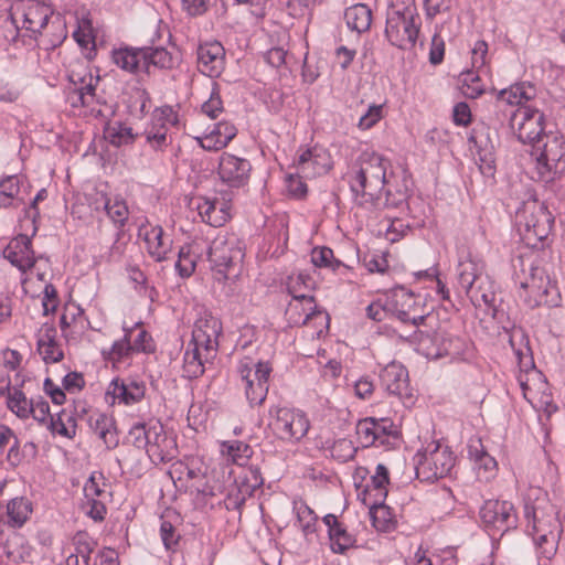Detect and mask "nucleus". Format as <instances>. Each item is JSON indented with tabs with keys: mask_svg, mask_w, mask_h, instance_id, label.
Segmentation results:
<instances>
[{
	"mask_svg": "<svg viewBox=\"0 0 565 565\" xmlns=\"http://www.w3.org/2000/svg\"><path fill=\"white\" fill-rule=\"evenodd\" d=\"M480 519L489 531L504 533L515 529L518 516L511 502L488 500L480 509Z\"/></svg>",
	"mask_w": 565,
	"mask_h": 565,
	"instance_id": "obj_12",
	"label": "nucleus"
},
{
	"mask_svg": "<svg viewBox=\"0 0 565 565\" xmlns=\"http://www.w3.org/2000/svg\"><path fill=\"white\" fill-rule=\"evenodd\" d=\"M288 290L292 296L294 302L289 303L286 315L292 323L306 324L311 319H320L328 327L329 315L317 309L312 295L298 292L295 286L288 287Z\"/></svg>",
	"mask_w": 565,
	"mask_h": 565,
	"instance_id": "obj_15",
	"label": "nucleus"
},
{
	"mask_svg": "<svg viewBox=\"0 0 565 565\" xmlns=\"http://www.w3.org/2000/svg\"><path fill=\"white\" fill-rule=\"evenodd\" d=\"M179 259L175 263V268L182 277H189L194 271L195 263L188 254H184L183 248L179 250Z\"/></svg>",
	"mask_w": 565,
	"mask_h": 565,
	"instance_id": "obj_63",
	"label": "nucleus"
},
{
	"mask_svg": "<svg viewBox=\"0 0 565 565\" xmlns=\"http://www.w3.org/2000/svg\"><path fill=\"white\" fill-rule=\"evenodd\" d=\"M356 451L358 448L353 443L344 438L337 440L331 448L332 457L341 462L352 460L355 457Z\"/></svg>",
	"mask_w": 565,
	"mask_h": 565,
	"instance_id": "obj_52",
	"label": "nucleus"
},
{
	"mask_svg": "<svg viewBox=\"0 0 565 565\" xmlns=\"http://www.w3.org/2000/svg\"><path fill=\"white\" fill-rule=\"evenodd\" d=\"M382 118V106L370 105L366 113L360 117L359 128L366 130L373 127Z\"/></svg>",
	"mask_w": 565,
	"mask_h": 565,
	"instance_id": "obj_57",
	"label": "nucleus"
},
{
	"mask_svg": "<svg viewBox=\"0 0 565 565\" xmlns=\"http://www.w3.org/2000/svg\"><path fill=\"white\" fill-rule=\"evenodd\" d=\"M32 512L31 502L25 498H13L7 505V514L9 525L12 527H21L29 519Z\"/></svg>",
	"mask_w": 565,
	"mask_h": 565,
	"instance_id": "obj_35",
	"label": "nucleus"
},
{
	"mask_svg": "<svg viewBox=\"0 0 565 565\" xmlns=\"http://www.w3.org/2000/svg\"><path fill=\"white\" fill-rule=\"evenodd\" d=\"M245 395L252 406L262 405L268 393L271 367L268 363L242 364L238 369Z\"/></svg>",
	"mask_w": 565,
	"mask_h": 565,
	"instance_id": "obj_9",
	"label": "nucleus"
},
{
	"mask_svg": "<svg viewBox=\"0 0 565 565\" xmlns=\"http://www.w3.org/2000/svg\"><path fill=\"white\" fill-rule=\"evenodd\" d=\"M388 305L390 303L382 305L380 301H374L366 307V316L374 321H383L391 310Z\"/></svg>",
	"mask_w": 565,
	"mask_h": 565,
	"instance_id": "obj_64",
	"label": "nucleus"
},
{
	"mask_svg": "<svg viewBox=\"0 0 565 565\" xmlns=\"http://www.w3.org/2000/svg\"><path fill=\"white\" fill-rule=\"evenodd\" d=\"M457 274L458 282L466 294L475 286L479 278L483 277L478 265L471 259L460 262Z\"/></svg>",
	"mask_w": 565,
	"mask_h": 565,
	"instance_id": "obj_37",
	"label": "nucleus"
},
{
	"mask_svg": "<svg viewBox=\"0 0 565 565\" xmlns=\"http://www.w3.org/2000/svg\"><path fill=\"white\" fill-rule=\"evenodd\" d=\"M268 426L273 434L285 441L296 443L302 439L309 429V420L301 412L287 407H273Z\"/></svg>",
	"mask_w": 565,
	"mask_h": 565,
	"instance_id": "obj_6",
	"label": "nucleus"
},
{
	"mask_svg": "<svg viewBox=\"0 0 565 565\" xmlns=\"http://www.w3.org/2000/svg\"><path fill=\"white\" fill-rule=\"evenodd\" d=\"M390 483V473L386 466L379 463L375 469V473L371 477L370 483L365 486L363 493L371 494L375 491V499H385L387 495L386 486Z\"/></svg>",
	"mask_w": 565,
	"mask_h": 565,
	"instance_id": "obj_38",
	"label": "nucleus"
},
{
	"mask_svg": "<svg viewBox=\"0 0 565 565\" xmlns=\"http://www.w3.org/2000/svg\"><path fill=\"white\" fill-rule=\"evenodd\" d=\"M212 132L220 139L223 147L225 148L228 142L236 136V127L228 121H220L214 125Z\"/></svg>",
	"mask_w": 565,
	"mask_h": 565,
	"instance_id": "obj_56",
	"label": "nucleus"
},
{
	"mask_svg": "<svg viewBox=\"0 0 565 565\" xmlns=\"http://www.w3.org/2000/svg\"><path fill=\"white\" fill-rule=\"evenodd\" d=\"M311 262L316 267L331 268L335 271L340 266H343L341 260L333 256V250L329 247H315L311 252Z\"/></svg>",
	"mask_w": 565,
	"mask_h": 565,
	"instance_id": "obj_45",
	"label": "nucleus"
},
{
	"mask_svg": "<svg viewBox=\"0 0 565 565\" xmlns=\"http://www.w3.org/2000/svg\"><path fill=\"white\" fill-rule=\"evenodd\" d=\"M252 170L250 162L228 152L221 156L218 163V175L221 180L231 188L244 186Z\"/></svg>",
	"mask_w": 565,
	"mask_h": 565,
	"instance_id": "obj_19",
	"label": "nucleus"
},
{
	"mask_svg": "<svg viewBox=\"0 0 565 565\" xmlns=\"http://www.w3.org/2000/svg\"><path fill=\"white\" fill-rule=\"evenodd\" d=\"M152 424L153 423H139L130 428L128 439L136 448L147 449L150 441V429H152Z\"/></svg>",
	"mask_w": 565,
	"mask_h": 565,
	"instance_id": "obj_46",
	"label": "nucleus"
},
{
	"mask_svg": "<svg viewBox=\"0 0 565 565\" xmlns=\"http://www.w3.org/2000/svg\"><path fill=\"white\" fill-rule=\"evenodd\" d=\"M105 136L116 147L132 143L136 139L132 129L120 121L108 122L105 127Z\"/></svg>",
	"mask_w": 565,
	"mask_h": 565,
	"instance_id": "obj_36",
	"label": "nucleus"
},
{
	"mask_svg": "<svg viewBox=\"0 0 565 565\" xmlns=\"http://www.w3.org/2000/svg\"><path fill=\"white\" fill-rule=\"evenodd\" d=\"M58 305L57 291L52 284H47L44 288V298L42 301L43 313L47 316L54 312Z\"/></svg>",
	"mask_w": 565,
	"mask_h": 565,
	"instance_id": "obj_60",
	"label": "nucleus"
},
{
	"mask_svg": "<svg viewBox=\"0 0 565 565\" xmlns=\"http://www.w3.org/2000/svg\"><path fill=\"white\" fill-rule=\"evenodd\" d=\"M419 17L415 0H391L386 17Z\"/></svg>",
	"mask_w": 565,
	"mask_h": 565,
	"instance_id": "obj_51",
	"label": "nucleus"
},
{
	"mask_svg": "<svg viewBox=\"0 0 565 565\" xmlns=\"http://www.w3.org/2000/svg\"><path fill=\"white\" fill-rule=\"evenodd\" d=\"M56 330L52 326H45L40 331L38 350L45 363H56L63 359V351L55 342Z\"/></svg>",
	"mask_w": 565,
	"mask_h": 565,
	"instance_id": "obj_26",
	"label": "nucleus"
},
{
	"mask_svg": "<svg viewBox=\"0 0 565 565\" xmlns=\"http://www.w3.org/2000/svg\"><path fill=\"white\" fill-rule=\"evenodd\" d=\"M344 19L349 29L362 33L371 26L372 11L366 4L356 3L345 10Z\"/></svg>",
	"mask_w": 565,
	"mask_h": 565,
	"instance_id": "obj_29",
	"label": "nucleus"
},
{
	"mask_svg": "<svg viewBox=\"0 0 565 565\" xmlns=\"http://www.w3.org/2000/svg\"><path fill=\"white\" fill-rule=\"evenodd\" d=\"M68 79L77 96V102L73 103L74 106L79 104L82 107H90L95 102H98L96 98V88L99 82L98 75L95 76L88 68H84L83 72L72 71Z\"/></svg>",
	"mask_w": 565,
	"mask_h": 565,
	"instance_id": "obj_21",
	"label": "nucleus"
},
{
	"mask_svg": "<svg viewBox=\"0 0 565 565\" xmlns=\"http://www.w3.org/2000/svg\"><path fill=\"white\" fill-rule=\"evenodd\" d=\"M32 412L31 415L39 423H47L50 419V405L42 396L32 398Z\"/></svg>",
	"mask_w": 565,
	"mask_h": 565,
	"instance_id": "obj_58",
	"label": "nucleus"
},
{
	"mask_svg": "<svg viewBox=\"0 0 565 565\" xmlns=\"http://www.w3.org/2000/svg\"><path fill=\"white\" fill-rule=\"evenodd\" d=\"M222 332L221 321L211 313L200 317L194 324L192 339L196 345H203L205 361H212L217 351V339Z\"/></svg>",
	"mask_w": 565,
	"mask_h": 565,
	"instance_id": "obj_16",
	"label": "nucleus"
},
{
	"mask_svg": "<svg viewBox=\"0 0 565 565\" xmlns=\"http://www.w3.org/2000/svg\"><path fill=\"white\" fill-rule=\"evenodd\" d=\"M469 142L473 143L477 149L482 173L493 175L495 161L494 153L497 146L499 145L497 130L486 125H479L472 129Z\"/></svg>",
	"mask_w": 565,
	"mask_h": 565,
	"instance_id": "obj_14",
	"label": "nucleus"
},
{
	"mask_svg": "<svg viewBox=\"0 0 565 565\" xmlns=\"http://www.w3.org/2000/svg\"><path fill=\"white\" fill-rule=\"evenodd\" d=\"M86 514L94 521L100 522L105 519L106 507L102 501L88 498L86 502Z\"/></svg>",
	"mask_w": 565,
	"mask_h": 565,
	"instance_id": "obj_62",
	"label": "nucleus"
},
{
	"mask_svg": "<svg viewBox=\"0 0 565 565\" xmlns=\"http://www.w3.org/2000/svg\"><path fill=\"white\" fill-rule=\"evenodd\" d=\"M288 193L297 199L303 198L307 193V184L298 175L289 174L286 178Z\"/></svg>",
	"mask_w": 565,
	"mask_h": 565,
	"instance_id": "obj_61",
	"label": "nucleus"
},
{
	"mask_svg": "<svg viewBox=\"0 0 565 565\" xmlns=\"http://www.w3.org/2000/svg\"><path fill=\"white\" fill-rule=\"evenodd\" d=\"M160 535L167 550H171L179 542L180 535L175 533V529L169 521L163 520L160 526Z\"/></svg>",
	"mask_w": 565,
	"mask_h": 565,
	"instance_id": "obj_59",
	"label": "nucleus"
},
{
	"mask_svg": "<svg viewBox=\"0 0 565 565\" xmlns=\"http://www.w3.org/2000/svg\"><path fill=\"white\" fill-rule=\"evenodd\" d=\"M65 411L58 413L56 415V418L54 416H50L47 427L52 434H58L67 438H73L76 434V424L67 425L65 423Z\"/></svg>",
	"mask_w": 565,
	"mask_h": 565,
	"instance_id": "obj_49",
	"label": "nucleus"
},
{
	"mask_svg": "<svg viewBox=\"0 0 565 565\" xmlns=\"http://www.w3.org/2000/svg\"><path fill=\"white\" fill-rule=\"evenodd\" d=\"M244 247L235 234H218L210 244L207 258L218 282L234 281L242 271Z\"/></svg>",
	"mask_w": 565,
	"mask_h": 565,
	"instance_id": "obj_3",
	"label": "nucleus"
},
{
	"mask_svg": "<svg viewBox=\"0 0 565 565\" xmlns=\"http://www.w3.org/2000/svg\"><path fill=\"white\" fill-rule=\"evenodd\" d=\"M104 209L109 218L117 226L118 232L116 234V239H119L120 230L128 218V206L124 200L116 198L113 202L109 199H105Z\"/></svg>",
	"mask_w": 565,
	"mask_h": 565,
	"instance_id": "obj_39",
	"label": "nucleus"
},
{
	"mask_svg": "<svg viewBox=\"0 0 565 565\" xmlns=\"http://www.w3.org/2000/svg\"><path fill=\"white\" fill-rule=\"evenodd\" d=\"M22 31L24 30L21 29L19 19L12 17L10 7L8 15L0 20V45L4 42H15Z\"/></svg>",
	"mask_w": 565,
	"mask_h": 565,
	"instance_id": "obj_43",
	"label": "nucleus"
},
{
	"mask_svg": "<svg viewBox=\"0 0 565 565\" xmlns=\"http://www.w3.org/2000/svg\"><path fill=\"white\" fill-rule=\"evenodd\" d=\"M510 127L519 141L534 146L542 143L547 134L544 131V114L537 109L521 106L513 111Z\"/></svg>",
	"mask_w": 565,
	"mask_h": 565,
	"instance_id": "obj_7",
	"label": "nucleus"
},
{
	"mask_svg": "<svg viewBox=\"0 0 565 565\" xmlns=\"http://www.w3.org/2000/svg\"><path fill=\"white\" fill-rule=\"evenodd\" d=\"M521 288L529 290L530 299L526 301L529 306L534 308L537 306H556L557 289L550 280L545 270L541 267L530 265V276L524 281H521Z\"/></svg>",
	"mask_w": 565,
	"mask_h": 565,
	"instance_id": "obj_11",
	"label": "nucleus"
},
{
	"mask_svg": "<svg viewBox=\"0 0 565 565\" xmlns=\"http://www.w3.org/2000/svg\"><path fill=\"white\" fill-rule=\"evenodd\" d=\"M32 405V398L28 399L25 394L17 387H13V393L8 396V408L20 418H28L31 415Z\"/></svg>",
	"mask_w": 565,
	"mask_h": 565,
	"instance_id": "obj_41",
	"label": "nucleus"
},
{
	"mask_svg": "<svg viewBox=\"0 0 565 565\" xmlns=\"http://www.w3.org/2000/svg\"><path fill=\"white\" fill-rule=\"evenodd\" d=\"M329 539L331 542V548L334 553H344L355 542L354 537L348 533L341 523L331 530Z\"/></svg>",
	"mask_w": 565,
	"mask_h": 565,
	"instance_id": "obj_44",
	"label": "nucleus"
},
{
	"mask_svg": "<svg viewBox=\"0 0 565 565\" xmlns=\"http://www.w3.org/2000/svg\"><path fill=\"white\" fill-rule=\"evenodd\" d=\"M20 193V180L17 175H9L0 180V207L14 205Z\"/></svg>",
	"mask_w": 565,
	"mask_h": 565,
	"instance_id": "obj_42",
	"label": "nucleus"
},
{
	"mask_svg": "<svg viewBox=\"0 0 565 565\" xmlns=\"http://www.w3.org/2000/svg\"><path fill=\"white\" fill-rule=\"evenodd\" d=\"M565 154V142L562 138L553 135H546L542 143L534 146L531 156L536 162V170L540 179L548 181L553 168Z\"/></svg>",
	"mask_w": 565,
	"mask_h": 565,
	"instance_id": "obj_13",
	"label": "nucleus"
},
{
	"mask_svg": "<svg viewBox=\"0 0 565 565\" xmlns=\"http://www.w3.org/2000/svg\"><path fill=\"white\" fill-rule=\"evenodd\" d=\"M210 361H205V351L203 345H196L191 340L186 347L183 356V376L188 379H198L205 371V364Z\"/></svg>",
	"mask_w": 565,
	"mask_h": 565,
	"instance_id": "obj_24",
	"label": "nucleus"
},
{
	"mask_svg": "<svg viewBox=\"0 0 565 565\" xmlns=\"http://www.w3.org/2000/svg\"><path fill=\"white\" fill-rule=\"evenodd\" d=\"M249 497H252L250 488L247 486H242L235 481V483L227 490L226 497L224 499V505L228 511L236 510L241 512L242 507L244 505L246 499Z\"/></svg>",
	"mask_w": 565,
	"mask_h": 565,
	"instance_id": "obj_40",
	"label": "nucleus"
},
{
	"mask_svg": "<svg viewBox=\"0 0 565 565\" xmlns=\"http://www.w3.org/2000/svg\"><path fill=\"white\" fill-rule=\"evenodd\" d=\"M140 52L142 54V68L148 74L151 66L164 70L173 66L174 62L171 53L162 46L140 47Z\"/></svg>",
	"mask_w": 565,
	"mask_h": 565,
	"instance_id": "obj_30",
	"label": "nucleus"
},
{
	"mask_svg": "<svg viewBox=\"0 0 565 565\" xmlns=\"http://www.w3.org/2000/svg\"><path fill=\"white\" fill-rule=\"evenodd\" d=\"M224 55L225 50L217 41L201 44L198 47V67L200 72L209 77H217L223 71Z\"/></svg>",
	"mask_w": 565,
	"mask_h": 565,
	"instance_id": "obj_22",
	"label": "nucleus"
},
{
	"mask_svg": "<svg viewBox=\"0 0 565 565\" xmlns=\"http://www.w3.org/2000/svg\"><path fill=\"white\" fill-rule=\"evenodd\" d=\"M221 452L233 463L245 466L253 456V448L241 440H228L221 444Z\"/></svg>",
	"mask_w": 565,
	"mask_h": 565,
	"instance_id": "obj_34",
	"label": "nucleus"
},
{
	"mask_svg": "<svg viewBox=\"0 0 565 565\" xmlns=\"http://www.w3.org/2000/svg\"><path fill=\"white\" fill-rule=\"evenodd\" d=\"M467 296L476 307L486 306L495 311V292L492 281L488 276L479 278L475 286L467 292Z\"/></svg>",
	"mask_w": 565,
	"mask_h": 565,
	"instance_id": "obj_27",
	"label": "nucleus"
},
{
	"mask_svg": "<svg viewBox=\"0 0 565 565\" xmlns=\"http://www.w3.org/2000/svg\"><path fill=\"white\" fill-rule=\"evenodd\" d=\"M10 7L12 17L19 19L30 38L40 34L52 15V9L38 0H13Z\"/></svg>",
	"mask_w": 565,
	"mask_h": 565,
	"instance_id": "obj_8",
	"label": "nucleus"
},
{
	"mask_svg": "<svg viewBox=\"0 0 565 565\" xmlns=\"http://www.w3.org/2000/svg\"><path fill=\"white\" fill-rule=\"evenodd\" d=\"M462 93L469 98H478L484 92L483 86L480 84V77L472 71H467L461 74Z\"/></svg>",
	"mask_w": 565,
	"mask_h": 565,
	"instance_id": "obj_48",
	"label": "nucleus"
},
{
	"mask_svg": "<svg viewBox=\"0 0 565 565\" xmlns=\"http://www.w3.org/2000/svg\"><path fill=\"white\" fill-rule=\"evenodd\" d=\"M516 223L520 230L523 228L522 236L526 244L535 247L551 233L554 218L543 203L532 200L518 209Z\"/></svg>",
	"mask_w": 565,
	"mask_h": 565,
	"instance_id": "obj_4",
	"label": "nucleus"
},
{
	"mask_svg": "<svg viewBox=\"0 0 565 565\" xmlns=\"http://www.w3.org/2000/svg\"><path fill=\"white\" fill-rule=\"evenodd\" d=\"M388 161L375 152H363L359 169L350 180V188L359 205L375 204L386 183Z\"/></svg>",
	"mask_w": 565,
	"mask_h": 565,
	"instance_id": "obj_1",
	"label": "nucleus"
},
{
	"mask_svg": "<svg viewBox=\"0 0 565 565\" xmlns=\"http://www.w3.org/2000/svg\"><path fill=\"white\" fill-rule=\"evenodd\" d=\"M384 499H374L370 504V515L373 526L382 532L391 531L395 527V521L391 509L384 504Z\"/></svg>",
	"mask_w": 565,
	"mask_h": 565,
	"instance_id": "obj_33",
	"label": "nucleus"
},
{
	"mask_svg": "<svg viewBox=\"0 0 565 565\" xmlns=\"http://www.w3.org/2000/svg\"><path fill=\"white\" fill-rule=\"evenodd\" d=\"M223 111V103L220 96L218 87L213 84L210 98L202 105V113L212 119H215Z\"/></svg>",
	"mask_w": 565,
	"mask_h": 565,
	"instance_id": "obj_55",
	"label": "nucleus"
},
{
	"mask_svg": "<svg viewBox=\"0 0 565 565\" xmlns=\"http://www.w3.org/2000/svg\"><path fill=\"white\" fill-rule=\"evenodd\" d=\"M146 451L150 460L156 465L169 462L178 456L175 438L164 431L160 422H154L152 424V429H150V441Z\"/></svg>",
	"mask_w": 565,
	"mask_h": 565,
	"instance_id": "obj_18",
	"label": "nucleus"
},
{
	"mask_svg": "<svg viewBox=\"0 0 565 565\" xmlns=\"http://www.w3.org/2000/svg\"><path fill=\"white\" fill-rule=\"evenodd\" d=\"M113 61L118 67L129 73H137L141 70L143 71L140 47L115 50L113 52Z\"/></svg>",
	"mask_w": 565,
	"mask_h": 565,
	"instance_id": "obj_32",
	"label": "nucleus"
},
{
	"mask_svg": "<svg viewBox=\"0 0 565 565\" xmlns=\"http://www.w3.org/2000/svg\"><path fill=\"white\" fill-rule=\"evenodd\" d=\"M145 242L147 244L150 256L156 262H163L168 259L169 244L163 237V230L161 226H154L147 231L145 234Z\"/></svg>",
	"mask_w": 565,
	"mask_h": 565,
	"instance_id": "obj_31",
	"label": "nucleus"
},
{
	"mask_svg": "<svg viewBox=\"0 0 565 565\" xmlns=\"http://www.w3.org/2000/svg\"><path fill=\"white\" fill-rule=\"evenodd\" d=\"M3 257L22 273L32 268L36 262L31 238L24 234H20L10 241L3 249Z\"/></svg>",
	"mask_w": 565,
	"mask_h": 565,
	"instance_id": "obj_20",
	"label": "nucleus"
},
{
	"mask_svg": "<svg viewBox=\"0 0 565 565\" xmlns=\"http://www.w3.org/2000/svg\"><path fill=\"white\" fill-rule=\"evenodd\" d=\"M419 25V17H386L385 36L392 45L405 51L412 50L416 45Z\"/></svg>",
	"mask_w": 565,
	"mask_h": 565,
	"instance_id": "obj_10",
	"label": "nucleus"
},
{
	"mask_svg": "<svg viewBox=\"0 0 565 565\" xmlns=\"http://www.w3.org/2000/svg\"><path fill=\"white\" fill-rule=\"evenodd\" d=\"M167 128L151 125L146 130V140L154 150H162L168 146Z\"/></svg>",
	"mask_w": 565,
	"mask_h": 565,
	"instance_id": "obj_54",
	"label": "nucleus"
},
{
	"mask_svg": "<svg viewBox=\"0 0 565 565\" xmlns=\"http://www.w3.org/2000/svg\"><path fill=\"white\" fill-rule=\"evenodd\" d=\"M356 435L359 443L363 448L370 447L376 443V433L374 430V418L366 417L360 419L356 424Z\"/></svg>",
	"mask_w": 565,
	"mask_h": 565,
	"instance_id": "obj_47",
	"label": "nucleus"
},
{
	"mask_svg": "<svg viewBox=\"0 0 565 565\" xmlns=\"http://www.w3.org/2000/svg\"><path fill=\"white\" fill-rule=\"evenodd\" d=\"M455 466V457L448 447L430 443L416 454V477L422 481H435L447 477Z\"/></svg>",
	"mask_w": 565,
	"mask_h": 565,
	"instance_id": "obj_5",
	"label": "nucleus"
},
{
	"mask_svg": "<svg viewBox=\"0 0 565 565\" xmlns=\"http://www.w3.org/2000/svg\"><path fill=\"white\" fill-rule=\"evenodd\" d=\"M178 121V114L171 106L157 108L152 114V125H157V127L168 129V126H175Z\"/></svg>",
	"mask_w": 565,
	"mask_h": 565,
	"instance_id": "obj_53",
	"label": "nucleus"
},
{
	"mask_svg": "<svg viewBox=\"0 0 565 565\" xmlns=\"http://www.w3.org/2000/svg\"><path fill=\"white\" fill-rule=\"evenodd\" d=\"M114 386L113 394L125 404H134L140 402L146 392V386L142 382L130 381L126 383L119 379L111 382Z\"/></svg>",
	"mask_w": 565,
	"mask_h": 565,
	"instance_id": "obj_28",
	"label": "nucleus"
},
{
	"mask_svg": "<svg viewBox=\"0 0 565 565\" xmlns=\"http://www.w3.org/2000/svg\"><path fill=\"white\" fill-rule=\"evenodd\" d=\"M524 515L532 523L534 542L548 556L555 551L562 532L556 507L550 502L546 494L537 495L533 501L529 500L524 505Z\"/></svg>",
	"mask_w": 565,
	"mask_h": 565,
	"instance_id": "obj_2",
	"label": "nucleus"
},
{
	"mask_svg": "<svg viewBox=\"0 0 565 565\" xmlns=\"http://www.w3.org/2000/svg\"><path fill=\"white\" fill-rule=\"evenodd\" d=\"M380 380L388 394L397 396L404 403L412 402L413 390L409 386L408 372L404 365L395 361L388 363L382 369Z\"/></svg>",
	"mask_w": 565,
	"mask_h": 565,
	"instance_id": "obj_17",
	"label": "nucleus"
},
{
	"mask_svg": "<svg viewBox=\"0 0 565 565\" xmlns=\"http://www.w3.org/2000/svg\"><path fill=\"white\" fill-rule=\"evenodd\" d=\"M131 330H128L125 337L114 342L108 353L104 352L105 358L113 361H118L125 356H128L131 352H135L130 342Z\"/></svg>",
	"mask_w": 565,
	"mask_h": 565,
	"instance_id": "obj_50",
	"label": "nucleus"
},
{
	"mask_svg": "<svg viewBox=\"0 0 565 565\" xmlns=\"http://www.w3.org/2000/svg\"><path fill=\"white\" fill-rule=\"evenodd\" d=\"M198 211L203 222L214 227L223 226L230 218L226 204L216 200L203 199Z\"/></svg>",
	"mask_w": 565,
	"mask_h": 565,
	"instance_id": "obj_25",
	"label": "nucleus"
},
{
	"mask_svg": "<svg viewBox=\"0 0 565 565\" xmlns=\"http://www.w3.org/2000/svg\"><path fill=\"white\" fill-rule=\"evenodd\" d=\"M90 430L105 444L107 449H115L119 445L116 420L111 415L104 413L90 414L87 419Z\"/></svg>",
	"mask_w": 565,
	"mask_h": 565,
	"instance_id": "obj_23",
	"label": "nucleus"
}]
</instances>
